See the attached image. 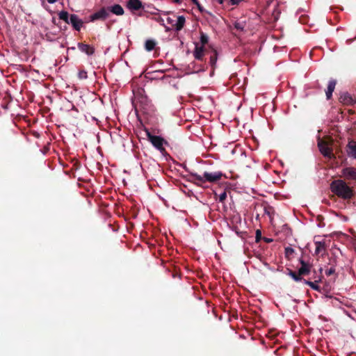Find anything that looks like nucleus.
I'll list each match as a JSON object with an SVG mask.
<instances>
[{
    "label": "nucleus",
    "instance_id": "1",
    "mask_svg": "<svg viewBox=\"0 0 356 356\" xmlns=\"http://www.w3.org/2000/svg\"><path fill=\"white\" fill-rule=\"evenodd\" d=\"M225 176L220 171L204 172L203 175H200L197 172H191L190 177L197 186L206 187L205 184L209 182L211 184L217 183L222 177Z\"/></svg>",
    "mask_w": 356,
    "mask_h": 356
},
{
    "label": "nucleus",
    "instance_id": "2",
    "mask_svg": "<svg viewBox=\"0 0 356 356\" xmlns=\"http://www.w3.org/2000/svg\"><path fill=\"white\" fill-rule=\"evenodd\" d=\"M330 188L335 195L345 200L350 199L354 194L353 188L341 179L333 181L330 184Z\"/></svg>",
    "mask_w": 356,
    "mask_h": 356
},
{
    "label": "nucleus",
    "instance_id": "3",
    "mask_svg": "<svg viewBox=\"0 0 356 356\" xmlns=\"http://www.w3.org/2000/svg\"><path fill=\"white\" fill-rule=\"evenodd\" d=\"M333 140L332 139H318V147L321 153L327 158L332 159L334 157L332 152Z\"/></svg>",
    "mask_w": 356,
    "mask_h": 356
},
{
    "label": "nucleus",
    "instance_id": "4",
    "mask_svg": "<svg viewBox=\"0 0 356 356\" xmlns=\"http://www.w3.org/2000/svg\"><path fill=\"white\" fill-rule=\"evenodd\" d=\"M145 132L148 140L151 142L152 145L161 152H165L163 147V144L166 143L165 140L161 136L152 135L148 129H145Z\"/></svg>",
    "mask_w": 356,
    "mask_h": 356
},
{
    "label": "nucleus",
    "instance_id": "5",
    "mask_svg": "<svg viewBox=\"0 0 356 356\" xmlns=\"http://www.w3.org/2000/svg\"><path fill=\"white\" fill-rule=\"evenodd\" d=\"M185 22H186V19L184 16H179L177 17V20L176 23H175V20L172 19V18H170V17L167 18L168 24H170L173 28H175L177 31H179L184 28Z\"/></svg>",
    "mask_w": 356,
    "mask_h": 356
},
{
    "label": "nucleus",
    "instance_id": "6",
    "mask_svg": "<svg viewBox=\"0 0 356 356\" xmlns=\"http://www.w3.org/2000/svg\"><path fill=\"white\" fill-rule=\"evenodd\" d=\"M109 16V13L106 8H102L99 11L95 13L90 16L91 21H95L97 19H106Z\"/></svg>",
    "mask_w": 356,
    "mask_h": 356
},
{
    "label": "nucleus",
    "instance_id": "7",
    "mask_svg": "<svg viewBox=\"0 0 356 356\" xmlns=\"http://www.w3.org/2000/svg\"><path fill=\"white\" fill-rule=\"evenodd\" d=\"M300 262L301 266L298 269V272L300 277H302V276H306L310 273L311 269H312V266L309 263H307L306 261H305L302 259H300Z\"/></svg>",
    "mask_w": 356,
    "mask_h": 356
},
{
    "label": "nucleus",
    "instance_id": "8",
    "mask_svg": "<svg viewBox=\"0 0 356 356\" xmlns=\"http://www.w3.org/2000/svg\"><path fill=\"white\" fill-rule=\"evenodd\" d=\"M83 23V21L81 19H79L78 15H76L75 14H72L70 15V24H72V26L76 31H79L81 30Z\"/></svg>",
    "mask_w": 356,
    "mask_h": 356
},
{
    "label": "nucleus",
    "instance_id": "9",
    "mask_svg": "<svg viewBox=\"0 0 356 356\" xmlns=\"http://www.w3.org/2000/svg\"><path fill=\"white\" fill-rule=\"evenodd\" d=\"M343 177L346 180L356 179V170L353 168H346L342 171Z\"/></svg>",
    "mask_w": 356,
    "mask_h": 356
},
{
    "label": "nucleus",
    "instance_id": "10",
    "mask_svg": "<svg viewBox=\"0 0 356 356\" xmlns=\"http://www.w3.org/2000/svg\"><path fill=\"white\" fill-rule=\"evenodd\" d=\"M77 45L79 49L81 51L86 54L88 56H91L95 53V48L88 44L79 42Z\"/></svg>",
    "mask_w": 356,
    "mask_h": 356
},
{
    "label": "nucleus",
    "instance_id": "11",
    "mask_svg": "<svg viewBox=\"0 0 356 356\" xmlns=\"http://www.w3.org/2000/svg\"><path fill=\"white\" fill-rule=\"evenodd\" d=\"M339 101L344 105H352L355 100L348 92H343L339 97Z\"/></svg>",
    "mask_w": 356,
    "mask_h": 356
},
{
    "label": "nucleus",
    "instance_id": "12",
    "mask_svg": "<svg viewBox=\"0 0 356 356\" xmlns=\"http://www.w3.org/2000/svg\"><path fill=\"white\" fill-rule=\"evenodd\" d=\"M127 8L131 10H139L143 8L142 2L140 0H129Z\"/></svg>",
    "mask_w": 356,
    "mask_h": 356
},
{
    "label": "nucleus",
    "instance_id": "13",
    "mask_svg": "<svg viewBox=\"0 0 356 356\" xmlns=\"http://www.w3.org/2000/svg\"><path fill=\"white\" fill-rule=\"evenodd\" d=\"M205 50L203 47H199L198 44H195V48L193 51V56L195 59L202 60L204 56Z\"/></svg>",
    "mask_w": 356,
    "mask_h": 356
},
{
    "label": "nucleus",
    "instance_id": "14",
    "mask_svg": "<svg viewBox=\"0 0 356 356\" xmlns=\"http://www.w3.org/2000/svg\"><path fill=\"white\" fill-rule=\"evenodd\" d=\"M346 151L350 156L356 159V142L353 140L349 141Z\"/></svg>",
    "mask_w": 356,
    "mask_h": 356
},
{
    "label": "nucleus",
    "instance_id": "15",
    "mask_svg": "<svg viewBox=\"0 0 356 356\" xmlns=\"http://www.w3.org/2000/svg\"><path fill=\"white\" fill-rule=\"evenodd\" d=\"M337 84V81L334 79L330 80L327 90L325 91L326 97L327 99H330L332 97V92L334 90L335 86Z\"/></svg>",
    "mask_w": 356,
    "mask_h": 356
},
{
    "label": "nucleus",
    "instance_id": "16",
    "mask_svg": "<svg viewBox=\"0 0 356 356\" xmlns=\"http://www.w3.org/2000/svg\"><path fill=\"white\" fill-rule=\"evenodd\" d=\"M109 10L116 15H122L124 14L123 8L119 4H115L114 6L108 8Z\"/></svg>",
    "mask_w": 356,
    "mask_h": 356
},
{
    "label": "nucleus",
    "instance_id": "17",
    "mask_svg": "<svg viewBox=\"0 0 356 356\" xmlns=\"http://www.w3.org/2000/svg\"><path fill=\"white\" fill-rule=\"evenodd\" d=\"M318 281L315 280V282H311L309 280H303V282L306 284L310 286L312 289L320 291V286L316 284Z\"/></svg>",
    "mask_w": 356,
    "mask_h": 356
},
{
    "label": "nucleus",
    "instance_id": "18",
    "mask_svg": "<svg viewBox=\"0 0 356 356\" xmlns=\"http://www.w3.org/2000/svg\"><path fill=\"white\" fill-rule=\"evenodd\" d=\"M287 270L289 271L288 275L291 276L296 282L303 281L304 279H302V277H300L298 272H296L290 269Z\"/></svg>",
    "mask_w": 356,
    "mask_h": 356
},
{
    "label": "nucleus",
    "instance_id": "19",
    "mask_svg": "<svg viewBox=\"0 0 356 356\" xmlns=\"http://www.w3.org/2000/svg\"><path fill=\"white\" fill-rule=\"evenodd\" d=\"M60 19L63 20L65 23L70 24L69 13L67 11L62 10L58 13Z\"/></svg>",
    "mask_w": 356,
    "mask_h": 356
},
{
    "label": "nucleus",
    "instance_id": "20",
    "mask_svg": "<svg viewBox=\"0 0 356 356\" xmlns=\"http://www.w3.org/2000/svg\"><path fill=\"white\" fill-rule=\"evenodd\" d=\"M156 46V42L153 40H147L145 43V48L147 51H152Z\"/></svg>",
    "mask_w": 356,
    "mask_h": 356
},
{
    "label": "nucleus",
    "instance_id": "21",
    "mask_svg": "<svg viewBox=\"0 0 356 356\" xmlns=\"http://www.w3.org/2000/svg\"><path fill=\"white\" fill-rule=\"evenodd\" d=\"M217 62V52L214 51L213 54L210 56L209 63L211 66L214 68Z\"/></svg>",
    "mask_w": 356,
    "mask_h": 356
},
{
    "label": "nucleus",
    "instance_id": "22",
    "mask_svg": "<svg viewBox=\"0 0 356 356\" xmlns=\"http://www.w3.org/2000/svg\"><path fill=\"white\" fill-rule=\"evenodd\" d=\"M316 253L319 254L321 251L325 250V243L323 242H316Z\"/></svg>",
    "mask_w": 356,
    "mask_h": 356
},
{
    "label": "nucleus",
    "instance_id": "23",
    "mask_svg": "<svg viewBox=\"0 0 356 356\" xmlns=\"http://www.w3.org/2000/svg\"><path fill=\"white\" fill-rule=\"evenodd\" d=\"M209 42V38L208 36L204 33L203 32L200 34V42L202 44V47H204L205 44H207Z\"/></svg>",
    "mask_w": 356,
    "mask_h": 356
},
{
    "label": "nucleus",
    "instance_id": "24",
    "mask_svg": "<svg viewBox=\"0 0 356 356\" xmlns=\"http://www.w3.org/2000/svg\"><path fill=\"white\" fill-rule=\"evenodd\" d=\"M78 76L80 79H86L88 77L87 72L84 70H79Z\"/></svg>",
    "mask_w": 356,
    "mask_h": 356
},
{
    "label": "nucleus",
    "instance_id": "25",
    "mask_svg": "<svg viewBox=\"0 0 356 356\" xmlns=\"http://www.w3.org/2000/svg\"><path fill=\"white\" fill-rule=\"evenodd\" d=\"M227 198V193L226 191H224L218 197L219 202H223Z\"/></svg>",
    "mask_w": 356,
    "mask_h": 356
},
{
    "label": "nucleus",
    "instance_id": "26",
    "mask_svg": "<svg viewBox=\"0 0 356 356\" xmlns=\"http://www.w3.org/2000/svg\"><path fill=\"white\" fill-rule=\"evenodd\" d=\"M294 252V250L291 247L285 248V254L288 257Z\"/></svg>",
    "mask_w": 356,
    "mask_h": 356
},
{
    "label": "nucleus",
    "instance_id": "27",
    "mask_svg": "<svg viewBox=\"0 0 356 356\" xmlns=\"http://www.w3.org/2000/svg\"><path fill=\"white\" fill-rule=\"evenodd\" d=\"M234 27L237 29V30H239V31H243V29H244V26L243 24L240 23V22H236L234 24Z\"/></svg>",
    "mask_w": 356,
    "mask_h": 356
},
{
    "label": "nucleus",
    "instance_id": "28",
    "mask_svg": "<svg viewBox=\"0 0 356 356\" xmlns=\"http://www.w3.org/2000/svg\"><path fill=\"white\" fill-rule=\"evenodd\" d=\"M256 242H259L261 238V232L259 229L256 231Z\"/></svg>",
    "mask_w": 356,
    "mask_h": 356
},
{
    "label": "nucleus",
    "instance_id": "29",
    "mask_svg": "<svg viewBox=\"0 0 356 356\" xmlns=\"http://www.w3.org/2000/svg\"><path fill=\"white\" fill-rule=\"evenodd\" d=\"M335 272V268L333 267H331L330 268L325 270V274L328 276L334 274Z\"/></svg>",
    "mask_w": 356,
    "mask_h": 356
},
{
    "label": "nucleus",
    "instance_id": "30",
    "mask_svg": "<svg viewBox=\"0 0 356 356\" xmlns=\"http://www.w3.org/2000/svg\"><path fill=\"white\" fill-rule=\"evenodd\" d=\"M355 38H350V39H347V40H346V43L347 44H349L352 43V42L354 41Z\"/></svg>",
    "mask_w": 356,
    "mask_h": 356
},
{
    "label": "nucleus",
    "instance_id": "31",
    "mask_svg": "<svg viewBox=\"0 0 356 356\" xmlns=\"http://www.w3.org/2000/svg\"><path fill=\"white\" fill-rule=\"evenodd\" d=\"M196 6H197V7L198 8L199 10H200L201 13H203L204 9H203V8L202 7V6L200 4V3H198Z\"/></svg>",
    "mask_w": 356,
    "mask_h": 356
},
{
    "label": "nucleus",
    "instance_id": "32",
    "mask_svg": "<svg viewBox=\"0 0 356 356\" xmlns=\"http://www.w3.org/2000/svg\"><path fill=\"white\" fill-rule=\"evenodd\" d=\"M346 314L350 317L352 319H355V316L353 315V314H350V312L346 311Z\"/></svg>",
    "mask_w": 356,
    "mask_h": 356
},
{
    "label": "nucleus",
    "instance_id": "33",
    "mask_svg": "<svg viewBox=\"0 0 356 356\" xmlns=\"http://www.w3.org/2000/svg\"><path fill=\"white\" fill-rule=\"evenodd\" d=\"M264 241H265L266 243H270V242L273 241V239H271V238H264Z\"/></svg>",
    "mask_w": 356,
    "mask_h": 356
},
{
    "label": "nucleus",
    "instance_id": "34",
    "mask_svg": "<svg viewBox=\"0 0 356 356\" xmlns=\"http://www.w3.org/2000/svg\"><path fill=\"white\" fill-rule=\"evenodd\" d=\"M172 2L175 3H181V0H172Z\"/></svg>",
    "mask_w": 356,
    "mask_h": 356
},
{
    "label": "nucleus",
    "instance_id": "35",
    "mask_svg": "<svg viewBox=\"0 0 356 356\" xmlns=\"http://www.w3.org/2000/svg\"><path fill=\"white\" fill-rule=\"evenodd\" d=\"M58 0H47V1L49 3H55L56 1H57Z\"/></svg>",
    "mask_w": 356,
    "mask_h": 356
},
{
    "label": "nucleus",
    "instance_id": "36",
    "mask_svg": "<svg viewBox=\"0 0 356 356\" xmlns=\"http://www.w3.org/2000/svg\"><path fill=\"white\" fill-rule=\"evenodd\" d=\"M192 1L195 5H197L199 3L197 0H192Z\"/></svg>",
    "mask_w": 356,
    "mask_h": 356
},
{
    "label": "nucleus",
    "instance_id": "37",
    "mask_svg": "<svg viewBox=\"0 0 356 356\" xmlns=\"http://www.w3.org/2000/svg\"><path fill=\"white\" fill-rule=\"evenodd\" d=\"M192 1L195 5H197L199 3L197 0H192Z\"/></svg>",
    "mask_w": 356,
    "mask_h": 356
},
{
    "label": "nucleus",
    "instance_id": "38",
    "mask_svg": "<svg viewBox=\"0 0 356 356\" xmlns=\"http://www.w3.org/2000/svg\"><path fill=\"white\" fill-rule=\"evenodd\" d=\"M349 112H350L351 113H354V111L352 110H349Z\"/></svg>",
    "mask_w": 356,
    "mask_h": 356
},
{
    "label": "nucleus",
    "instance_id": "39",
    "mask_svg": "<svg viewBox=\"0 0 356 356\" xmlns=\"http://www.w3.org/2000/svg\"><path fill=\"white\" fill-rule=\"evenodd\" d=\"M353 314H356V311H353Z\"/></svg>",
    "mask_w": 356,
    "mask_h": 356
}]
</instances>
